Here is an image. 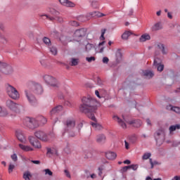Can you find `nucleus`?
Instances as JSON below:
<instances>
[{
	"instance_id": "f257e3e1",
	"label": "nucleus",
	"mask_w": 180,
	"mask_h": 180,
	"mask_svg": "<svg viewBox=\"0 0 180 180\" xmlns=\"http://www.w3.org/2000/svg\"><path fill=\"white\" fill-rule=\"evenodd\" d=\"M79 109L82 113L87 115L89 119H91L93 122H96V117H95V114H94L96 113V110H98L96 101L91 97H83Z\"/></svg>"
},
{
	"instance_id": "f03ea898",
	"label": "nucleus",
	"mask_w": 180,
	"mask_h": 180,
	"mask_svg": "<svg viewBox=\"0 0 180 180\" xmlns=\"http://www.w3.org/2000/svg\"><path fill=\"white\" fill-rule=\"evenodd\" d=\"M6 94L9 96V98H11V99H14L15 101L20 98V94H19V91H18L16 88L11 84H7L6 86Z\"/></svg>"
},
{
	"instance_id": "7ed1b4c3",
	"label": "nucleus",
	"mask_w": 180,
	"mask_h": 180,
	"mask_svg": "<svg viewBox=\"0 0 180 180\" xmlns=\"http://www.w3.org/2000/svg\"><path fill=\"white\" fill-rule=\"evenodd\" d=\"M0 72L5 75H11L13 72V68L4 62H0Z\"/></svg>"
},
{
	"instance_id": "20e7f679",
	"label": "nucleus",
	"mask_w": 180,
	"mask_h": 180,
	"mask_svg": "<svg viewBox=\"0 0 180 180\" xmlns=\"http://www.w3.org/2000/svg\"><path fill=\"white\" fill-rule=\"evenodd\" d=\"M6 107L12 110V112H15V113H19L20 112V108L22 106L12 100H7L6 102Z\"/></svg>"
},
{
	"instance_id": "39448f33",
	"label": "nucleus",
	"mask_w": 180,
	"mask_h": 180,
	"mask_svg": "<svg viewBox=\"0 0 180 180\" xmlns=\"http://www.w3.org/2000/svg\"><path fill=\"white\" fill-rule=\"evenodd\" d=\"M44 79L46 84L53 86V88H58L60 86V83L57 82V79L53 76L46 75L44 76Z\"/></svg>"
},
{
	"instance_id": "423d86ee",
	"label": "nucleus",
	"mask_w": 180,
	"mask_h": 180,
	"mask_svg": "<svg viewBox=\"0 0 180 180\" xmlns=\"http://www.w3.org/2000/svg\"><path fill=\"white\" fill-rule=\"evenodd\" d=\"M24 124L29 129H36L39 126L37 119L27 117L24 121Z\"/></svg>"
},
{
	"instance_id": "0eeeda50",
	"label": "nucleus",
	"mask_w": 180,
	"mask_h": 180,
	"mask_svg": "<svg viewBox=\"0 0 180 180\" xmlns=\"http://www.w3.org/2000/svg\"><path fill=\"white\" fill-rule=\"evenodd\" d=\"M86 35V30L85 28H81L77 30L73 34V37L75 39L76 41H79L82 37H85Z\"/></svg>"
},
{
	"instance_id": "6e6552de",
	"label": "nucleus",
	"mask_w": 180,
	"mask_h": 180,
	"mask_svg": "<svg viewBox=\"0 0 180 180\" xmlns=\"http://www.w3.org/2000/svg\"><path fill=\"white\" fill-rule=\"evenodd\" d=\"M28 89L37 95H41L43 94V87L39 83L32 84Z\"/></svg>"
},
{
	"instance_id": "1a4fd4ad",
	"label": "nucleus",
	"mask_w": 180,
	"mask_h": 180,
	"mask_svg": "<svg viewBox=\"0 0 180 180\" xmlns=\"http://www.w3.org/2000/svg\"><path fill=\"white\" fill-rule=\"evenodd\" d=\"M75 119L74 118H68L66 120L65 124V131H71L74 127H75Z\"/></svg>"
},
{
	"instance_id": "9d476101",
	"label": "nucleus",
	"mask_w": 180,
	"mask_h": 180,
	"mask_svg": "<svg viewBox=\"0 0 180 180\" xmlns=\"http://www.w3.org/2000/svg\"><path fill=\"white\" fill-rule=\"evenodd\" d=\"M25 94L28 102L31 105H34L35 103H37V99H36V97L32 95V90H30V89H26L25 91Z\"/></svg>"
},
{
	"instance_id": "9b49d317",
	"label": "nucleus",
	"mask_w": 180,
	"mask_h": 180,
	"mask_svg": "<svg viewBox=\"0 0 180 180\" xmlns=\"http://www.w3.org/2000/svg\"><path fill=\"white\" fill-rule=\"evenodd\" d=\"M34 136L41 141H49V136L43 131H37L34 132Z\"/></svg>"
},
{
	"instance_id": "f8f14e48",
	"label": "nucleus",
	"mask_w": 180,
	"mask_h": 180,
	"mask_svg": "<svg viewBox=\"0 0 180 180\" xmlns=\"http://www.w3.org/2000/svg\"><path fill=\"white\" fill-rule=\"evenodd\" d=\"M29 141L34 148H41V143L34 136H29Z\"/></svg>"
},
{
	"instance_id": "ddd939ff",
	"label": "nucleus",
	"mask_w": 180,
	"mask_h": 180,
	"mask_svg": "<svg viewBox=\"0 0 180 180\" xmlns=\"http://www.w3.org/2000/svg\"><path fill=\"white\" fill-rule=\"evenodd\" d=\"M61 110H63V105H58V106L53 108L51 110V119H53V117H54V116H56L55 118L57 119V114L60 113V112H61Z\"/></svg>"
},
{
	"instance_id": "4468645a",
	"label": "nucleus",
	"mask_w": 180,
	"mask_h": 180,
	"mask_svg": "<svg viewBox=\"0 0 180 180\" xmlns=\"http://www.w3.org/2000/svg\"><path fill=\"white\" fill-rule=\"evenodd\" d=\"M15 135L18 140H19L20 143H25V141H26V138L25 137V134H23V131L20 130H17L15 131Z\"/></svg>"
},
{
	"instance_id": "2eb2a0df",
	"label": "nucleus",
	"mask_w": 180,
	"mask_h": 180,
	"mask_svg": "<svg viewBox=\"0 0 180 180\" xmlns=\"http://www.w3.org/2000/svg\"><path fill=\"white\" fill-rule=\"evenodd\" d=\"M60 5L63 6H66L67 8H74L75 4L69 0H59Z\"/></svg>"
},
{
	"instance_id": "dca6fc26",
	"label": "nucleus",
	"mask_w": 180,
	"mask_h": 180,
	"mask_svg": "<svg viewBox=\"0 0 180 180\" xmlns=\"http://www.w3.org/2000/svg\"><path fill=\"white\" fill-rule=\"evenodd\" d=\"M87 16H89V18H102L103 16H106V15H105L104 13H102L99 11H93L89 13V14H87Z\"/></svg>"
},
{
	"instance_id": "f3484780",
	"label": "nucleus",
	"mask_w": 180,
	"mask_h": 180,
	"mask_svg": "<svg viewBox=\"0 0 180 180\" xmlns=\"http://www.w3.org/2000/svg\"><path fill=\"white\" fill-rule=\"evenodd\" d=\"M141 124L142 122L140 120H132L128 122V124H130L134 127H136L137 129H139V127H141Z\"/></svg>"
},
{
	"instance_id": "a211bd4d",
	"label": "nucleus",
	"mask_w": 180,
	"mask_h": 180,
	"mask_svg": "<svg viewBox=\"0 0 180 180\" xmlns=\"http://www.w3.org/2000/svg\"><path fill=\"white\" fill-rule=\"evenodd\" d=\"M41 16H45L46 19H48V20H57L58 22H59L60 23L63 22V17H60L58 15H56V18L53 17H50L49 15L44 14L42 15Z\"/></svg>"
},
{
	"instance_id": "6ab92c4d",
	"label": "nucleus",
	"mask_w": 180,
	"mask_h": 180,
	"mask_svg": "<svg viewBox=\"0 0 180 180\" xmlns=\"http://www.w3.org/2000/svg\"><path fill=\"white\" fill-rule=\"evenodd\" d=\"M113 119H117L118 124L122 129H127V125L126 124V122L124 121H123V120L120 119V117H117V115H115L113 117Z\"/></svg>"
},
{
	"instance_id": "aec40b11",
	"label": "nucleus",
	"mask_w": 180,
	"mask_h": 180,
	"mask_svg": "<svg viewBox=\"0 0 180 180\" xmlns=\"http://www.w3.org/2000/svg\"><path fill=\"white\" fill-rule=\"evenodd\" d=\"M9 37L6 34H0V43L1 44H8Z\"/></svg>"
},
{
	"instance_id": "412c9836",
	"label": "nucleus",
	"mask_w": 180,
	"mask_h": 180,
	"mask_svg": "<svg viewBox=\"0 0 180 180\" xmlns=\"http://www.w3.org/2000/svg\"><path fill=\"white\" fill-rule=\"evenodd\" d=\"M105 157L108 160H115L117 155L115 152H107L105 153Z\"/></svg>"
},
{
	"instance_id": "4be33fe9",
	"label": "nucleus",
	"mask_w": 180,
	"mask_h": 180,
	"mask_svg": "<svg viewBox=\"0 0 180 180\" xmlns=\"http://www.w3.org/2000/svg\"><path fill=\"white\" fill-rule=\"evenodd\" d=\"M162 29V24L159 22L153 25L151 27L152 32H157V30H161Z\"/></svg>"
},
{
	"instance_id": "5701e85b",
	"label": "nucleus",
	"mask_w": 180,
	"mask_h": 180,
	"mask_svg": "<svg viewBox=\"0 0 180 180\" xmlns=\"http://www.w3.org/2000/svg\"><path fill=\"white\" fill-rule=\"evenodd\" d=\"M18 146L22 150V151H25V152L33 151V148L29 146L23 145L22 143H20Z\"/></svg>"
},
{
	"instance_id": "b1692460",
	"label": "nucleus",
	"mask_w": 180,
	"mask_h": 180,
	"mask_svg": "<svg viewBox=\"0 0 180 180\" xmlns=\"http://www.w3.org/2000/svg\"><path fill=\"white\" fill-rule=\"evenodd\" d=\"M96 141L99 144H103V143L106 141V136H105L103 134L98 135L97 136Z\"/></svg>"
},
{
	"instance_id": "393cba45",
	"label": "nucleus",
	"mask_w": 180,
	"mask_h": 180,
	"mask_svg": "<svg viewBox=\"0 0 180 180\" xmlns=\"http://www.w3.org/2000/svg\"><path fill=\"white\" fill-rule=\"evenodd\" d=\"M143 77H146L148 78V79H150L153 78V77H154V72H153V71L150 70H145L143 72Z\"/></svg>"
},
{
	"instance_id": "a878e982",
	"label": "nucleus",
	"mask_w": 180,
	"mask_h": 180,
	"mask_svg": "<svg viewBox=\"0 0 180 180\" xmlns=\"http://www.w3.org/2000/svg\"><path fill=\"white\" fill-rule=\"evenodd\" d=\"M116 62L117 63V64H119V63H120V61H122V52L120 51V49H117L116 53Z\"/></svg>"
},
{
	"instance_id": "bb28decb",
	"label": "nucleus",
	"mask_w": 180,
	"mask_h": 180,
	"mask_svg": "<svg viewBox=\"0 0 180 180\" xmlns=\"http://www.w3.org/2000/svg\"><path fill=\"white\" fill-rule=\"evenodd\" d=\"M150 39H151V37H150V34H144L141 36L139 40L141 42H144V41H147V40H150Z\"/></svg>"
},
{
	"instance_id": "cd10ccee",
	"label": "nucleus",
	"mask_w": 180,
	"mask_h": 180,
	"mask_svg": "<svg viewBox=\"0 0 180 180\" xmlns=\"http://www.w3.org/2000/svg\"><path fill=\"white\" fill-rule=\"evenodd\" d=\"M131 34H133V32H131L130 31H126L122 34V39L123 40H127V39H129V37H130V36H131Z\"/></svg>"
},
{
	"instance_id": "c85d7f7f",
	"label": "nucleus",
	"mask_w": 180,
	"mask_h": 180,
	"mask_svg": "<svg viewBox=\"0 0 180 180\" xmlns=\"http://www.w3.org/2000/svg\"><path fill=\"white\" fill-rule=\"evenodd\" d=\"M51 54L53 56H57V53H58V51L57 50V47H56V46H48Z\"/></svg>"
},
{
	"instance_id": "c756f323",
	"label": "nucleus",
	"mask_w": 180,
	"mask_h": 180,
	"mask_svg": "<svg viewBox=\"0 0 180 180\" xmlns=\"http://www.w3.org/2000/svg\"><path fill=\"white\" fill-rule=\"evenodd\" d=\"M38 123H41V124H46L47 123V119L43 116H39L37 117Z\"/></svg>"
},
{
	"instance_id": "7c9ffc66",
	"label": "nucleus",
	"mask_w": 180,
	"mask_h": 180,
	"mask_svg": "<svg viewBox=\"0 0 180 180\" xmlns=\"http://www.w3.org/2000/svg\"><path fill=\"white\" fill-rule=\"evenodd\" d=\"M42 41L46 44V46H47V47H50V46H51V40H50V38L47 37H44L42 39Z\"/></svg>"
},
{
	"instance_id": "2f4dec72",
	"label": "nucleus",
	"mask_w": 180,
	"mask_h": 180,
	"mask_svg": "<svg viewBox=\"0 0 180 180\" xmlns=\"http://www.w3.org/2000/svg\"><path fill=\"white\" fill-rule=\"evenodd\" d=\"M180 129V124H177L175 125H172L169 127V130L170 133H172V131H175V130H179Z\"/></svg>"
},
{
	"instance_id": "473e14b6",
	"label": "nucleus",
	"mask_w": 180,
	"mask_h": 180,
	"mask_svg": "<svg viewBox=\"0 0 180 180\" xmlns=\"http://www.w3.org/2000/svg\"><path fill=\"white\" fill-rule=\"evenodd\" d=\"M49 12L53 16H58V15H60V12L57 11V10L53 8H49Z\"/></svg>"
},
{
	"instance_id": "72a5a7b5",
	"label": "nucleus",
	"mask_w": 180,
	"mask_h": 180,
	"mask_svg": "<svg viewBox=\"0 0 180 180\" xmlns=\"http://www.w3.org/2000/svg\"><path fill=\"white\" fill-rule=\"evenodd\" d=\"M78 63H79V60L78 58H72L70 61V65L72 67H75V65H78Z\"/></svg>"
},
{
	"instance_id": "f704fd0d",
	"label": "nucleus",
	"mask_w": 180,
	"mask_h": 180,
	"mask_svg": "<svg viewBox=\"0 0 180 180\" xmlns=\"http://www.w3.org/2000/svg\"><path fill=\"white\" fill-rule=\"evenodd\" d=\"M22 178H24L25 180H30V178H32V174H30V172H25L23 174Z\"/></svg>"
},
{
	"instance_id": "c9c22d12",
	"label": "nucleus",
	"mask_w": 180,
	"mask_h": 180,
	"mask_svg": "<svg viewBox=\"0 0 180 180\" xmlns=\"http://www.w3.org/2000/svg\"><path fill=\"white\" fill-rule=\"evenodd\" d=\"M91 126L96 129V130H102L103 127L102 125L98 123L91 122Z\"/></svg>"
},
{
	"instance_id": "e433bc0d",
	"label": "nucleus",
	"mask_w": 180,
	"mask_h": 180,
	"mask_svg": "<svg viewBox=\"0 0 180 180\" xmlns=\"http://www.w3.org/2000/svg\"><path fill=\"white\" fill-rule=\"evenodd\" d=\"M90 2H91V7L94 8V9H96L99 8V2H98V1L94 0Z\"/></svg>"
},
{
	"instance_id": "4c0bfd02",
	"label": "nucleus",
	"mask_w": 180,
	"mask_h": 180,
	"mask_svg": "<svg viewBox=\"0 0 180 180\" xmlns=\"http://www.w3.org/2000/svg\"><path fill=\"white\" fill-rule=\"evenodd\" d=\"M158 47L160 50H161L162 54H167V51H165V46L163 44H158Z\"/></svg>"
},
{
	"instance_id": "58836bf2",
	"label": "nucleus",
	"mask_w": 180,
	"mask_h": 180,
	"mask_svg": "<svg viewBox=\"0 0 180 180\" xmlns=\"http://www.w3.org/2000/svg\"><path fill=\"white\" fill-rule=\"evenodd\" d=\"M8 115V111L6 110H3L2 107H0V117H4Z\"/></svg>"
},
{
	"instance_id": "ea45409f",
	"label": "nucleus",
	"mask_w": 180,
	"mask_h": 180,
	"mask_svg": "<svg viewBox=\"0 0 180 180\" xmlns=\"http://www.w3.org/2000/svg\"><path fill=\"white\" fill-rule=\"evenodd\" d=\"M162 133H164V131H162V129H159V130H158V131L155 133V139L157 140V139H158V137H160V136H161V134H162Z\"/></svg>"
},
{
	"instance_id": "a19ab883",
	"label": "nucleus",
	"mask_w": 180,
	"mask_h": 180,
	"mask_svg": "<svg viewBox=\"0 0 180 180\" xmlns=\"http://www.w3.org/2000/svg\"><path fill=\"white\" fill-rule=\"evenodd\" d=\"M94 47H95V46H94V44H87L86 45V51H91V50H92V49H94Z\"/></svg>"
},
{
	"instance_id": "79ce46f5",
	"label": "nucleus",
	"mask_w": 180,
	"mask_h": 180,
	"mask_svg": "<svg viewBox=\"0 0 180 180\" xmlns=\"http://www.w3.org/2000/svg\"><path fill=\"white\" fill-rule=\"evenodd\" d=\"M149 162L151 165V167H150L151 169H153V168H154V165H158V162H157V161L153 162V159H151V158L149 159Z\"/></svg>"
},
{
	"instance_id": "37998d69",
	"label": "nucleus",
	"mask_w": 180,
	"mask_h": 180,
	"mask_svg": "<svg viewBox=\"0 0 180 180\" xmlns=\"http://www.w3.org/2000/svg\"><path fill=\"white\" fill-rule=\"evenodd\" d=\"M128 167L129 169H133V171H137V169L139 168V165H131Z\"/></svg>"
},
{
	"instance_id": "c03bdc74",
	"label": "nucleus",
	"mask_w": 180,
	"mask_h": 180,
	"mask_svg": "<svg viewBox=\"0 0 180 180\" xmlns=\"http://www.w3.org/2000/svg\"><path fill=\"white\" fill-rule=\"evenodd\" d=\"M151 157V154L150 153H146L142 156V160H148Z\"/></svg>"
},
{
	"instance_id": "a18cd8bd",
	"label": "nucleus",
	"mask_w": 180,
	"mask_h": 180,
	"mask_svg": "<svg viewBox=\"0 0 180 180\" xmlns=\"http://www.w3.org/2000/svg\"><path fill=\"white\" fill-rule=\"evenodd\" d=\"M13 169H15V165L10 164L8 166V174H12V172H13Z\"/></svg>"
},
{
	"instance_id": "49530a36",
	"label": "nucleus",
	"mask_w": 180,
	"mask_h": 180,
	"mask_svg": "<svg viewBox=\"0 0 180 180\" xmlns=\"http://www.w3.org/2000/svg\"><path fill=\"white\" fill-rule=\"evenodd\" d=\"M105 33H106V29L101 30V35L100 37V40H105Z\"/></svg>"
},
{
	"instance_id": "de8ad7c7",
	"label": "nucleus",
	"mask_w": 180,
	"mask_h": 180,
	"mask_svg": "<svg viewBox=\"0 0 180 180\" xmlns=\"http://www.w3.org/2000/svg\"><path fill=\"white\" fill-rule=\"evenodd\" d=\"M129 166H124L121 169H120V173L121 174H124V172H127V170L129 169Z\"/></svg>"
},
{
	"instance_id": "09e8293b",
	"label": "nucleus",
	"mask_w": 180,
	"mask_h": 180,
	"mask_svg": "<svg viewBox=\"0 0 180 180\" xmlns=\"http://www.w3.org/2000/svg\"><path fill=\"white\" fill-rule=\"evenodd\" d=\"M160 65V58H155L154 62H153V65L155 67H158V65Z\"/></svg>"
},
{
	"instance_id": "8fccbe9b",
	"label": "nucleus",
	"mask_w": 180,
	"mask_h": 180,
	"mask_svg": "<svg viewBox=\"0 0 180 180\" xmlns=\"http://www.w3.org/2000/svg\"><path fill=\"white\" fill-rule=\"evenodd\" d=\"M171 110L174 112H176V113H180V108L179 107H172Z\"/></svg>"
},
{
	"instance_id": "3c124183",
	"label": "nucleus",
	"mask_w": 180,
	"mask_h": 180,
	"mask_svg": "<svg viewBox=\"0 0 180 180\" xmlns=\"http://www.w3.org/2000/svg\"><path fill=\"white\" fill-rule=\"evenodd\" d=\"M156 67H157L158 71H160V72L164 71V65H161L160 64V65H158Z\"/></svg>"
},
{
	"instance_id": "603ef678",
	"label": "nucleus",
	"mask_w": 180,
	"mask_h": 180,
	"mask_svg": "<svg viewBox=\"0 0 180 180\" xmlns=\"http://www.w3.org/2000/svg\"><path fill=\"white\" fill-rule=\"evenodd\" d=\"M11 158L13 160V161H14V162H16V161H18V155H16V153L11 155Z\"/></svg>"
},
{
	"instance_id": "864d4df0",
	"label": "nucleus",
	"mask_w": 180,
	"mask_h": 180,
	"mask_svg": "<svg viewBox=\"0 0 180 180\" xmlns=\"http://www.w3.org/2000/svg\"><path fill=\"white\" fill-rule=\"evenodd\" d=\"M86 61H88V63H92V61H95V57L94 56H91L89 57H86Z\"/></svg>"
},
{
	"instance_id": "5fc2aeb1",
	"label": "nucleus",
	"mask_w": 180,
	"mask_h": 180,
	"mask_svg": "<svg viewBox=\"0 0 180 180\" xmlns=\"http://www.w3.org/2000/svg\"><path fill=\"white\" fill-rule=\"evenodd\" d=\"M45 174L46 175H49L50 176H51L53 175V172H51V170H50L49 169H46Z\"/></svg>"
},
{
	"instance_id": "6e6d98bb",
	"label": "nucleus",
	"mask_w": 180,
	"mask_h": 180,
	"mask_svg": "<svg viewBox=\"0 0 180 180\" xmlns=\"http://www.w3.org/2000/svg\"><path fill=\"white\" fill-rule=\"evenodd\" d=\"M27 35L28 36V37H30V39H33V37H34V34L32 31H29L27 33Z\"/></svg>"
},
{
	"instance_id": "4d7b16f0",
	"label": "nucleus",
	"mask_w": 180,
	"mask_h": 180,
	"mask_svg": "<svg viewBox=\"0 0 180 180\" xmlns=\"http://www.w3.org/2000/svg\"><path fill=\"white\" fill-rule=\"evenodd\" d=\"M65 175L67 176V178H71V174H70V172L68 169L64 170Z\"/></svg>"
},
{
	"instance_id": "13d9d810",
	"label": "nucleus",
	"mask_w": 180,
	"mask_h": 180,
	"mask_svg": "<svg viewBox=\"0 0 180 180\" xmlns=\"http://www.w3.org/2000/svg\"><path fill=\"white\" fill-rule=\"evenodd\" d=\"M71 26H79V23L77 21H70Z\"/></svg>"
},
{
	"instance_id": "bf43d9fd",
	"label": "nucleus",
	"mask_w": 180,
	"mask_h": 180,
	"mask_svg": "<svg viewBox=\"0 0 180 180\" xmlns=\"http://www.w3.org/2000/svg\"><path fill=\"white\" fill-rule=\"evenodd\" d=\"M103 63L104 64H108V63H109V58H108V57H104V58H103Z\"/></svg>"
},
{
	"instance_id": "052dcab7",
	"label": "nucleus",
	"mask_w": 180,
	"mask_h": 180,
	"mask_svg": "<svg viewBox=\"0 0 180 180\" xmlns=\"http://www.w3.org/2000/svg\"><path fill=\"white\" fill-rule=\"evenodd\" d=\"M49 154H51V155L54 154V152L53 151V150H51V148H47V155H49Z\"/></svg>"
},
{
	"instance_id": "680f3d73",
	"label": "nucleus",
	"mask_w": 180,
	"mask_h": 180,
	"mask_svg": "<svg viewBox=\"0 0 180 180\" xmlns=\"http://www.w3.org/2000/svg\"><path fill=\"white\" fill-rule=\"evenodd\" d=\"M0 30L3 32L5 31V25H4L2 22H0Z\"/></svg>"
},
{
	"instance_id": "e2e57ef3",
	"label": "nucleus",
	"mask_w": 180,
	"mask_h": 180,
	"mask_svg": "<svg viewBox=\"0 0 180 180\" xmlns=\"http://www.w3.org/2000/svg\"><path fill=\"white\" fill-rule=\"evenodd\" d=\"M83 126H84V123H83V122H80V123H79L78 125H77V129H78L79 130H81V129H82Z\"/></svg>"
},
{
	"instance_id": "0e129e2a",
	"label": "nucleus",
	"mask_w": 180,
	"mask_h": 180,
	"mask_svg": "<svg viewBox=\"0 0 180 180\" xmlns=\"http://www.w3.org/2000/svg\"><path fill=\"white\" fill-rule=\"evenodd\" d=\"M92 157L91 153H88L86 155H85L84 158H91Z\"/></svg>"
},
{
	"instance_id": "69168bd1",
	"label": "nucleus",
	"mask_w": 180,
	"mask_h": 180,
	"mask_svg": "<svg viewBox=\"0 0 180 180\" xmlns=\"http://www.w3.org/2000/svg\"><path fill=\"white\" fill-rule=\"evenodd\" d=\"M69 133V137H75V132H70L68 131Z\"/></svg>"
},
{
	"instance_id": "338daca9",
	"label": "nucleus",
	"mask_w": 180,
	"mask_h": 180,
	"mask_svg": "<svg viewBox=\"0 0 180 180\" xmlns=\"http://www.w3.org/2000/svg\"><path fill=\"white\" fill-rule=\"evenodd\" d=\"M31 162H32V164H36L37 165H39V164H40L39 160H31Z\"/></svg>"
},
{
	"instance_id": "774afa93",
	"label": "nucleus",
	"mask_w": 180,
	"mask_h": 180,
	"mask_svg": "<svg viewBox=\"0 0 180 180\" xmlns=\"http://www.w3.org/2000/svg\"><path fill=\"white\" fill-rule=\"evenodd\" d=\"M97 83L98 85H102V80L101 79V78L97 77Z\"/></svg>"
}]
</instances>
